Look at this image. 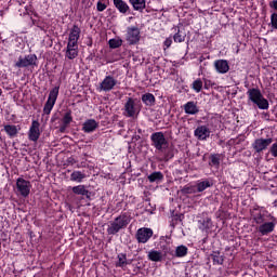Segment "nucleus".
I'll return each instance as SVG.
<instances>
[{
	"mask_svg": "<svg viewBox=\"0 0 277 277\" xmlns=\"http://www.w3.org/2000/svg\"><path fill=\"white\" fill-rule=\"evenodd\" d=\"M16 189L17 193L23 196V198H27V196L31 194V182L23 177H18L16 180Z\"/></svg>",
	"mask_w": 277,
	"mask_h": 277,
	"instance_id": "obj_7",
	"label": "nucleus"
},
{
	"mask_svg": "<svg viewBox=\"0 0 277 277\" xmlns=\"http://www.w3.org/2000/svg\"><path fill=\"white\" fill-rule=\"evenodd\" d=\"M172 157H174V154L168 153V154L166 155V160L168 161V160L172 159Z\"/></svg>",
	"mask_w": 277,
	"mask_h": 277,
	"instance_id": "obj_46",
	"label": "nucleus"
},
{
	"mask_svg": "<svg viewBox=\"0 0 277 277\" xmlns=\"http://www.w3.org/2000/svg\"><path fill=\"white\" fill-rule=\"evenodd\" d=\"M193 90L197 93L201 92L202 90V80L197 79L193 82Z\"/></svg>",
	"mask_w": 277,
	"mask_h": 277,
	"instance_id": "obj_38",
	"label": "nucleus"
},
{
	"mask_svg": "<svg viewBox=\"0 0 277 277\" xmlns=\"http://www.w3.org/2000/svg\"><path fill=\"white\" fill-rule=\"evenodd\" d=\"M195 137L200 141H205L211 136V130L208 126H198L194 132Z\"/></svg>",
	"mask_w": 277,
	"mask_h": 277,
	"instance_id": "obj_13",
	"label": "nucleus"
},
{
	"mask_svg": "<svg viewBox=\"0 0 277 277\" xmlns=\"http://www.w3.org/2000/svg\"><path fill=\"white\" fill-rule=\"evenodd\" d=\"M79 55V49L77 48H67L65 57L68 60H75Z\"/></svg>",
	"mask_w": 277,
	"mask_h": 277,
	"instance_id": "obj_32",
	"label": "nucleus"
},
{
	"mask_svg": "<svg viewBox=\"0 0 277 277\" xmlns=\"http://www.w3.org/2000/svg\"><path fill=\"white\" fill-rule=\"evenodd\" d=\"M151 237H153V229L148 227L140 228L136 232V240L138 241V243H148Z\"/></svg>",
	"mask_w": 277,
	"mask_h": 277,
	"instance_id": "obj_10",
	"label": "nucleus"
},
{
	"mask_svg": "<svg viewBox=\"0 0 277 277\" xmlns=\"http://www.w3.org/2000/svg\"><path fill=\"white\" fill-rule=\"evenodd\" d=\"M97 12H105L107 10V4L104 2V0H98L96 4Z\"/></svg>",
	"mask_w": 277,
	"mask_h": 277,
	"instance_id": "obj_39",
	"label": "nucleus"
},
{
	"mask_svg": "<svg viewBox=\"0 0 277 277\" xmlns=\"http://www.w3.org/2000/svg\"><path fill=\"white\" fill-rule=\"evenodd\" d=\"M209 166H215V168H220V154H211Z\"/></svg>",
	"mask_w": 277,
	"mask_h": 277,
	"instance_id": "obj_33",
	"label": "nucleus"
},
{
	"mask_svg": "<svg viewBox=\"0 0 277 277\" xmlns=\"http://www.w3.org/2000/svg\"><path fill=\"white\" fill-rule=\"evenodd\" d=\"M142 102L147 106V107H153L155 105V95L151 93H145L142 95Z\"/></svg>",
	"mask_w": 277,
	"mask_h": 277,
	"instance_id": "obj_27",
	"label": "nucleus"
},
{
	"mask_svg": "<svg viewBox=\"0 0 277 277\" xmlns=\"http://www.w3.org/2000/svg\"><path fill=\"white\" fill-rule=\"evenodd\" d=\"M271 154L273 157H277V143H274L271 147Z\"/></svg>",
	"mask_w": 277,
	"mask_h": 277,
	"instance_id": "obj_42",
	"label": "nucleus"
},
{
	"mask_svg": "<svg viewBox=\"0 0 277 277\" xmlns=\"http://www.w3.org/2000/svg\"><path fill=\"white\" fill-rule=\"evenodd\" d=\"M147 259L154 263H161L163 261V253L157 250H150L147 254Z\"/></svg>",
	"mask_w": 277,
	"mask_h": 277,
	"instance_id": "obj_20",
	"label": "nucleus"
},
{
	"mask_svg": "<svg viewBox=\"0 0 277 277\" xmlns=\"http://www.w3.org/2000/svg\"><path fill=\"white\" fill-rule=\"evenodd\" d=\"M274 142L273 138H258L253 143V148L255 153H263Z\"/></svg>",
	"mask_w": 277,
	"mask_h": 277,
	"instance_id": "obj_14",
	"label": "nucleus"
},
{
	"mask_svg": "<svg viewBox=\"0 0 277 277\" xmlns=\"http://www.w3.org/2000/svg\"><path fill=\"white\" fill-rule=\"evenodd\" d=\"M129 3L136 12H143L146 10V0H129Z\"/></svg>",
	"mask_w": 277,
	"mask_h": 277,
	"instance_id": "obj_21",
	"label": "nucleus"
},
{
	"mask_svg": "<svg viewBox=\"0 0 277 277\" xmlns=\"http://www.w3.org/2000/svg\"><path fill=\"white\" fill-rule=\"evenodd\" d=\"M269 8H272L273 10H275L277 12V0H273L269 2Z\"/></svg>",
	"mask_w": 277,
	"mask_h": 277,
	"instance_id": "obj_44",
	"label": "nucleus"
},
{
	"mask_svg": "<svg viewBox=\"0 0 277 277\" xmlns=\"http://www.w3.org/2000/svg\"><path fill=\"white\" fill-rule=\"evenodd\" d=\"M140 28L133 26V27H128L127 29V35H126V40L129 44H137L140 42Z\"/></svg>",
	"mask_w": 277,
	"mask_h": 277,
	"instance_id": "obj_9",
	"label": "nucleus"
},
{
	"mask_svg": "<svg viewBox=\"0 0 277 277\" xmlns=\"http://www.w3.org/2000/svg\"><path fill=\"white\" fill-rule=\"evenodd\" d=\"M29 66H38V56L36 54L19 56L14 64L15 68H29Z\"/></svg>",
	"mask_w": 277,
	"mask_h": 277,
	"instance_id": "obj_6",
	"label": "nucleus"
},
{
	"mask_svg": "<svg viewBox=\"0 0 277 277\" xmlns=\"http://www.w3.org/2000/svg\"><path fill=\"white\" fill-rule=\"evenodd\" d=\"M57 115H53L52 118H51V122H55V120H57Z\"/></svg>",
	"mask_w": 277,
	"mask_h": 277,
	"instance_id": "obj_48",
	"label": "nucleus"
},
{
	"mask_svg": "<svg viewBox=\"0 0 277 277\" xmlns=\"http://www.w3.org/2000/svg\"><path fill=\"white\" fill-rule=\"evenodd\" d=\"M252 217L253 222L259 225L256 230L261 234L262 237L271 235V233L276 230V216L272 215L269 212L265 210H259L252 214Z\"/></svg>",
	"mask_w": 277,
	"mask_h": 277,
	"instance_id": "obj_1",
	"label": "nucleus"
},
{
	"mask_svg": "<svg viewBox=\"0 0 277 277\" xmlns=\"http://www.w3.org/2000/svg\"><path fill=\"white\" fill-rule=\"evenodd\" d=\"M147 179L149 183H160V181H163V173H161V171H155L149 174Z\"/></svg>",
	"mask_w": 277,
	"mask_h": 277,
	"instance_id": "obj_24",
	"label": "nucleus"
},
{
	"mask_svg": "<svg viewBox=\"0 0 277 277\" xmlns=\"http://www.w3.org/2000/svg\"><path fill=\"white\" fill-rule=\"evenodd\" d=\"M186 35L180 30L173 36L174 42H185Z\"/></svg>",
	"mask_w": 277,
	"mask_h": 277,
	"instance_id": "obj_36",
	"label": "nucleus"
},
{
	"mask_svg": "<svg viewBox=\"0 0 277 277\" xmlns=\"http://www.w3.org/2000/svg\"><path fill=\"white\" fill-rule=\"evenodd\" d=\"M212 227H213V222L211 221V217H206V219L199 221V229L200 230H209Z\"/></svg>",
	"mask_w": 277,
	"mask_h": 277,
	"instance_id": "obj_25",
	"label": "nucleus"
},
{
	"mask_svg": "<svg viewBox=\"0 0 277 277\" xmlns=\"http://www.w3.org/2000/svg\"><path fill=\"white\" fill-rule=\"evenodd\" d=\"M271 23H272L274 29H277V13H273L271 15Z\"/></svg>",
	"mask_w": 277,
	"mask_h": 277,
	"instance_id": "obj_41",
	"label": "nucleus"
},
{
	"mask_svg": "<svg viewBox=\"0 0 277 277\" xmlns=\"http://www.w3.org/2000/svg\"><path fill=\"white\" fill-rule=\"evenodd\" d=\"M142 133H144V131L142 130V128H137V134L142 135Z\"/></svg>",
	"mask_w": 277,
	"mask_h": 277,
	"instance_id": "obj_49",
	"label": "nucleus"
},
{
	"mask_svg": "<svg viewBox=\"0 0 277 277\" xmlns=\"http://www.w3.org/2000/svg\"><path fill=\"white\" fill-rule=\"evenodd\" d=\"M72 122V111L68 110L63 117V124L68 126Z\"/></svg>",
	"mask_w": 277,
	"mask_h": 277,
	"instance_id": "obj_35",
	"label": "nucleus"
},
{
	"mask_svg": "<svg viewBox=\"0 0 277 277\" xmlns=\"http://www.w3.org/2000/svg\"><path fill=\"white\" fill-rule=\"evenodd\" d=\"M28 138L30 142H37L40 140V122L38 120H32L28 131Z\"/></svg>",
	"mask_w": 277,
	"mask_h": 277,
	"instance_id": "obj_12",
	"label": "nucleus"
},
{
	"mask_svg": "<svg viewBox=\"0 0 277 277\" xmlns=\"http://www.w3.org/2000/svg\"><path fill=\"white\" fill-rule=\"evenodd\" d=\"M151 146L159 150V153H163L170 146L168 143V138H166V134L163 132H155L150 135Z\"/></svg>",
	"mask_w": 277,
	"mask_h": 277,
	"instance_id": "obj_4",
	"label": "nucleus"
},
{
	"mask_svg": "<svg viewBox=\"0 0 277 277\" xmlns=\"http://www.w3.org/2000/svg\"><path fill=\"white\" fill-rule=\"evenodd\" d=\"M181 192L182 194H198L196 186H184Z\"/></svg>",
	"mask_w": 277,
	"mask_h": 277,
	"instance_id": "obj_37",
	"label": "nucleus"
},
{
	"mask_svg": "<svg viewBox=\"0 0 277 277\" xmlns=\"http://www.w3.org/2000/svg\"><path fill=\"white\" fill-rule=\"evenodd\" d=\"M132 140H134V142H138V140H142V136L135 134Z\"/></svg>",
	"mask_w": 277,
	"mask_h": 277,
	"instance_id": "obj_47",
	"label": "nucleus"
},
{
	"mask_svg": "<svg viewBox=\"0 0 277 277\" xmlns=\"http://www.w3.org/2000/svg\"><path fill=\"white\" fill-rule=\"evenodd\" d=\"M57 96H60V87H54L49 93L48 101L43 107V114L49 116L51 111H53V107H55V103L57 102Z\"/></svg>",
	"mask_w": 277,
	"mask_h": 277,
	"instance_id": "obj_5",
	"label": "nucleus"
},
{
	"mask_svg": "<svg viewBox=\"0 0 277 277\" xmlns=\"http://www.w3.org/2000/svg\"><path fill=\"white\" fill-rule=\"evenodd\" d=\"M79 41L68 39L67 49H79Z\"/></svg>",
	"mask_w": 277,
	"mask_h": 277,
	"instance_id": "obj_40",
	"label": "nucleus"
},
{
	"mask_svg": "<svg viewBox=\"0 0 277 277\" xmlns=\"http://www.w3.org/2000/svg\"><path fill=\"white\" fill-rule=\"evenodd\" d=\"M113 3L120 14H129L131 12V8L123 0H113Z\"/></svg>",
	"mask_w": 277,
	"mask_h": 277,
	"instance_id": "obj_17",
	"label": "nucleus"
},
{
	"mask_svg": "<svg viewBox=\"0 0 277 277\" xmlns=\"http://www.w3.org/2000/svg\"><path fill=\"white\" fill-rule=\"evenodd\" d=\"M137 271H140V266H135L134 272H137Z\"/></svg>",
	"mask_w": 277,
	"mask_h": 277,
	"instance_id": "obj_50",
	"label": "nucleus"
},
{
	"mask_svg": "<svg viewBox=\"0 0 277 277\" xmlns=\"http://www.w3.org/2000/svg\"><path fill=\"white\" fill-rule=\"evenodd\" d=\"M128 265H131V260H128Z\"/></svg>",
	"mask_w": 277,
	"mask_h": 277,
	"instance_id": "obj_51",
	"label": "nucleus"
},
{
	"mask_svg": "<svg viewBox=\"0 0 277 277\" xmlns=\"http://www.w3.org/2000/svg\"><path fill=\"white\" fill-rule=\"evenodd\" d=\"M108 44L110 49H120L122 47V39H110Z\"/></svg>",
	"mask_w": 277,
	"mask_h": 277,
	"instance_id": "obj_34",
	"label": "nucleus"
},
{
	"mask_svg": "<svg viewBox=\"0 0 277 277\" xmlns=\"http://www.w3.org/2000/svg\"><path fill=\"white\" fill-rule=\"evenodd\" d=\"M187 252H189V249H187V247H185L184 245H181L175 248L174 256H176L177 259H183V256H187Z\"/></svg>",
	"mask_w": 277,
	"mask_h": 277,
	"instance_id": "obj_29",
	"label": "nucleus"
},
{
	"mask_svg": "<svg viewBox=\"0 0 277 277\" xmlns=\"http://www.w3.org/2000/svg\"><path fill=\"white\" fill-rule=\"evenodd\" d=\"M118 85V81L114 76H106L103 81L100 83L98 91L100 92H111L114 88Z\"/></svg>",
	"mask_w": 277,
	"mask_h": 277,
	"instance_id": "obj_8",
	"label": "nucleus"
},
{
	"mask_svg": "<svg viewBox=\"0 0 277 277\" xmlns=\"http://www.w3.org/2000/svg\"><path fill=\"white\" fill-rule=\"evenodd\" d=\"M213 183L209 180L199 181L197 182V185L195 186L197 189V193L200 194L205 192V189H209V187H212Z\"/></svg>",
	"mask_w": 277,
	"mask_h": 277,
	"instance_id": "obj_23",
	"label": "nucleus"
},
{
	"mask_svg": "<svg viewBox=\"0 0 277 277\" xmlns=\"http://www.w3.org/2000/svg\"><path fill=\"white\" fill-rule=\"evenodd\" d=\"M214 67L216 72L220 75H226L228 70H230V66H228V61L226 60H217L214 62Z\"/></svg>",
	"mask_w": 277,
	"mask_h": 277,
	"instance_id": "obj_15",
	"label": "nucleus"
},
{
	"mask_svg": "<svg viewBox=\"0 0 277 277\" xmlns=\"http://www.w3.org/2000/svg\"><path fill=\"white\" fill-rule=\"evenodd\" d=\"M71 192L74 194H76L77 196H85V198H88V200H90L92 193H90V190H88L85 188V185H78V186H74L71 188Z\"/></svg>",
	"mask_w": 277,
	"mask_h": 277,
	"instance_id": "obj_19",
	"label": "nucleus"
},
{
	"mask_svg": "<svg viewBox=\"0 0 277 277\" xmlns=\"http://www.w3.org/2000/svg\"><path fill=\"white\" fill-rule=\"evenodd\" d=\"M79 38H81V28H79L77 25H74V27L70 29L68 40L79 42Z\"/></svg>",
	"mask_w": 277,
	"mask_h": 277,
	"instance_id": "obj_22",
	"label": "nucleus"
},
{
	"mask_svg": "<svg viewBox=\"0 0 277 277\" xmlns=\"http://www.w3.org/2000/svg\"><path fill=\"white\" fill-rule=\"evenodd\" d=\"M117 259L118 261L116 262V267H121V269H124V267L129 265V260H127V255L124 253H119Z\"/></svg>",
	"mask_w": 277,
	"mask_h": 277,
	"instance_id": "obj_26",
	"label": "nucleus"
},
{
	"mask_svg": "<svg viewBox=\"0 0 277 277\" xmlns=\"http://www.w3.org/2000/svg\"><path fill=\"white\" fill-rule=\"evenodd\" d=\"M211 259L213 261V265H223L224 264V256L220 255V251H214L211 254Z\"/></svg>",
	"mask_w": 277,
	"mask_h": 277,
	"instance_id": "obj_30",
	"label": "nucleus"
},
{
	"mask_svg": "<svg viewBox=\"0 0 277 277\" xmlns=\"http://www.w3.org/2000/svg\"><path fill=\"white\" fill-rule=\"evenodd\" d=\"M4 131L10 137H14L18 134V129H16V126L12 124L4 126Z\"/></svg>",
	"mask_w": 277,
	"mask_h": 277,
	"instance_id": "obj_31",
	"label": "nucleus"
},
{
	"mask_svg": "<svg viewBox=\"0 0 277 277\" xmlns=\"http://www.w3.org/2000/svg\"><path fill=\"white\" fill-rule=\"evenodd\" d=\"M66 129H68V126H66V123H63V124L60 127L61 133H65V132H66Z\"/></svg>",
	"mask_w": 277,
	"mask_h": 277,
	"instance_id": "obj_45",
	"label": "nucleus"
},
{
	"mask_svg": "<svg viewBox=\"0 0 277 277\" xmlns=\"http://www.w3.org/2000/svg\"><path fill=\"white\" fill-rule=\"evenodd\" d=\"M248 101L250 103H253V105H256L259 109H269V102L265 96H263V93H261V90L258 88H252L247 91Z\"/></svg>",
	"mask_w": 277,
	"mask_h": 277,
	"instance_id": "obj_2",
	"label": "nucleus"
},
{
	"mask_svg": "<svg viewBox=\"0 0 277 277\" xmlns=\"http://www.w3.org/2000/svg\"><path fill=\"white\" fill-rule=\"evenodd\" d=\"M83 179H85V173L81 171H74L70 174V181H72L74 183H83Z\"/></svg>",
	"mask_w": 277,
	"mask_h": 277,
	"instance_id": "obj_28",
	"label": "nucleus"
},
{
	"mask_svg": "<svg viewBox=\"0 0 277 277\" xmlns=\"http://www.w3.org/2000/svg\"><path fill=\"white\" fill-rule=\"evenodd\" d=\"M163 44L166 45V49H170V47H172V39H171V37L167 38L164 40Z\"/></svg>",
	"mask_w": 277,
	"mask_h": 277,
	"instance_id": "obj_43",
	"label": "nucleus"
},
{
	"mask_svg": "<svg viewBox=\"0 0 277 277\" xmlns=\"http://www.w3.org/2000/svg\"><path fill=\"white\" fill-rule=\"evenodd\" d=\"M124 113L123 115L127 118H134L135 114H137V107H135V100L132 97H128L124 106H123Z\"/></svg>",
	"mask_w": 277,
	"mask_h": 277,
	"instance_id": "obj_11",
	"label": "nucleus"
},
{
	"mask_svg": "<svg viewBox=\"0 0 277 277\" xmlns=\"http://www.w3.org/2000/svg\"><path fill=\"white\" fill-rule=\"evenodd\" d=\"M1 94H3V91L0 89V96H1Z\"/></svg>",
	"mask_w": 277,
	"mask_h": 277,
	"instance_id": "obj_52",
	"label": "nucleus"
},
{
	"mask_svg": "<svg viewBox=\"0 0 277 277\" xmlns=\"http://www.w3.org/2000/svg\"><path fill=\"white\" fill-rule=\"evenodd\" d=\"M184 111L188 116H196V114H198L200 109L198 108V105L196 104V102L190 101L184 104Z\"/></svg>",
	"mask_w": 277,
	"mask_h": 277,
	"instance_id": "obj_18",
	"label": "nucleus"
},
{
	"mask_svg": "<svg viewBox=\"0 0 277 277\" xmlns=\"http://www.w3.org/2000/svg\"><path fill=\"white\" fill-rule=\"evenodd\" d=\"M98 129V122L94 119H88L83 122L82 131L84 133H94Z\"/></svg>",
	"mask_w": 277,
	"mask_h": 277,
	"instance_id": "obj_16",
	"label": "nucleus"
},
{
	"mask_svg": "<svg viewBox=\"0 0 277 277\" xmlns=\"http://www.w3.org/2000/svg\"><path fill=\"white\" fill-rule=\"evenodd\" d=\"M131 222L129 215L121 214L117 216L113 222L109 223L107 233L108 235H118L122 229L127 228Z\"/></svg>",
	"mask_w": 277,
	"mask_h": 277,
	"instance_id": "obj_3",
	"label": "nucleus"
}]
</instances>
